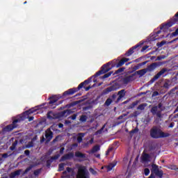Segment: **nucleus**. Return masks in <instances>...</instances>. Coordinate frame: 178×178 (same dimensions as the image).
Segmentation results:
<instances>
[{
	"mask_svg": "<svg viewBox=\"0 0 178 178\" xmlns=\"http://www.w3.org/2000/svg\"><path fill=\"white\" fill-rule=\"evenodd\" d=\"M91 81H92V78H88L83 82L81 83L77 88H70L64 92L63 94V97H66V95H73V94H75V92H77V91H80L81 88H84L85 91H89L90 90H91V86H88V84L91 83Z\"/></svg>",
	"mask_w": 178,
	"mask_h": 178,
	"instance_id": "obj_1",
	"label": "nucleus"
},
{
	"mask_svg": "<svg viewBox=\"0 0 178 178\" xmlns=\"http://www.w3.org/2000/svg\"><path fill=\"white\" fill-rule=\"evenodd\" d=\"M123 65H124V62L122 59L117 64H115L113 61L108 62L104 64L101 67V70L96 72L93 77H98L99 76H101V74H105V73H108V72H109L112 67H115H115H121V66H123Z\"/></svg>",
	"mask_w": 178,
	"mask_h": 178,
	"instance_id": "obj_2",
	"label": "nucleus"
},
{
	"mask_svg": "<svg viewBox=\"0 0 178 178\" xmlns=\"http://www.w3.org/2000/svg\"><path fill=\"white\" fill-rule=\"evenodd\" d=\"M149 134L150 137L154 139L166 138L170 136V134L163 132L158 126H153L150 129Z\"/></svg>",
	"mask_w": 178,
	"mask_h": 178,
	"instance_id": "obj_3",
	"label": "nucleus"
},
{
	"mask_svg": "<svg viewBox=\"0 0 178 178\" xmlns=\"http://www.w3.org/2000/svg\"><path fill=\"white\" fill-rule=\"evenodd\" d=\"M161 108H162V104L159 103L158 106H152L150 110L152 115L156 117V122H161L163 118V114H162V111L163 110L161 109Z\"/></svg>",
	"mask_w": 178,
	"mask_h": 178,
	"instance_id": "obj_4",
	"label": "nucleus"
},
{
	"mask_svg": "<svg viewBox=\"0 0 178 178\" xmlns=\"http://www.w3.org/2000/svg\"><path fill=\"white\" fill-rule=\"evenodd\" d=\"M163 177V170L159 169V166L156 164H152L151 175L148 178Z\"/></svg>",
	"mask_w": 178,
	"mask_h": 178,
	"instance_id": "obj_5",
	"label": "nucleus"
},
{
	"mask_svg": "<svg viewBox=\"0 0 178 178\" xmlns=\"http://www.w3.org/2000/svg\"><path fill=\"white\" fill-rule=\"evenodd\" d=\"M20 122L19 119H16L13 121V123L7 125L6 127L3 128V131H12L14 129L17 128L19 126L17 123Z\"/></svg>",
	"mask_w": 178,
	"mask_h": 178,
	"instance_id": "obj_6",
	"label": "nucleus"
},
{
	"mask_svg": "<svg viewBox=\"0 0 178 178\" xmlns=\"http://www.w3.org/2000/svg\"><path fill=\"white\" fill-rule=\"evenodd\" d=\"M143 44L141 42L138 43L136 45L131 47L124 54L125 56H131V54L136 52V51H138L141 47H143Z\"/></svg>",
	"mask_w": 178,
	"mask_h": 178,
	"instance_id": "obj_7",
	"label": "nucleus"
},
{
	"mask_svg": "<svg viewBox=\"0 0 178 178\" xmlns=\"http://www.w3.org/2000/svg\"><path fill=\"white\" fill-rule=\"evenodd\" d=\"M87 169L86 166L79 167L78 169V174L76 175V178H88Z\"/></svg>",
	"mask_w": 178,
	"mask_h": 178,
	"instance_id": "obj_8",
	"label": "nucleus"
},
{
	"mask_svg": "<svg viewBox=\"0 0 178 178\" xmlns=\"http://www.w3.org/2000/svg\"><path fill=\"white\" fill-rule=\"evenodd\" d=\"M163 65V63H162V62H155V63H152L151 65H148L147 67L146 68V70H147V72H154V70H155V69H156L157 67H159L160 66H162Z\"/></svg>",
	"mask_w": 178,
	"mask_h": 178,
	"instance_id": "obj_9",
	"label": "nucleus"
},
{
	"mask_svg": "<svg viewBox=\"0 0 178 178\" xmlns=\"http://www.w3.org/2000/svg\"><path fill=\"white\" fill-rule=\"evenodd\" d=\"M166 72H168V69H167V68H163L160 72H159L149 81L150 84H152L153 83H155V81H156V80H158V79H159V77H161V76H162V74H165V73H166Z\"/></svg>",
	"mask_w": 178,
	"mask_h": 178,
	"instance_id": "obj_10",
	"label": "nucleus"
},
{
	"mask_svg": "<svg viewBox=\"0 0 178 178\" xmlns=\"http://www.w3.org/2000/svg\"><path fill=\"white\" fill-rule=\"evenodd\" d=\"M118 90V86L113 85L110 87H108L107 88L104 89L102 93L101 96L107 95V94H109V92H112L113 91H116Z\"/></svg>",
	"mask_w": 178,
	"mask_h": 178,
	"instance_id": "obj_11",
	"label": "nucleus"
},
{
	"mask_svg": "<svg viewBox=\"0 0 178 178\" xmlns=\"http://www.w3.org/2000/svg\"><path fill=\"white\" fill-rule=\"evenodd\" d=\"M46 143H49L52 138H54V132L51 130V128H48L45 131Z\"/></svg>",
	"mask_w": 178,
	"mask_h": 178,
	"instance_id": "obj_12",
	"label": "nucleus"
},
{
	"mask_svg": "<svg viewBox=\"0 0 178 178\" xmlns=\"http://www.w3.org/2000/svg\"><path fill=\"white\" fill-rule=\"evenodd\" d=\"M74 158V153L70 152L68 154H64L60 159V162H65V161L72 159Z\"/></svg>",
	"mask_w": 178,
	"mask_h": 178,
	"instance_id": "obj_13",
	"label": "nucleus"
},
{
	"mask_svg": "<svg viewBox=\"0 0 178 178\" xmlns=\"http://www.w3.org/2000/svg\"><path fill=\"white\" fill-rule=\"evenodd\" d=\"M60 156V154H56L55 156H51L50 159L46 161V166L47 168H51V165L52 164V162H54V161H56V159H59Z\"/></svg>",
	"mask_w": 178,
	"mask_h": 178,
	"instance_id": "obj_14",
	"label": "nucleus"
},
{
	"mask_svg": "<svg viewBox=\"0 0 178 178\" xmlns=\"http://www.w3.org/2000/svg\"><path fill=\"white\" fill-rule=\"evenodd\" d=\"M49 102L47 103L49 106H52V105H56V102L59 100V97L56 95H52L49 97Z\"/></svg>",
	"mask_w": 178,
	"mask_h": 178,
	"instance_id": "obj_15",
	"label": "nucleus"
},
{
	"mask_svg": "<svg viewBox=\"0 0 178 178\" xmlns=\"http://www.w3.org/2000/svg\"><path fill=\"white\" fill-rule=\"evenodd\" d=\"M72 110H64L58 114V118H67L69 115L72 114Z\"/></svg>",
	"mask_w": 178,
	"mask_h": 178,
	"instance_id": "obj_16",
	"label": "nucleus"
},
{
	"mask_svg": "<svg viewBox=\"0 0 178 178\" xmlns=\"http://www.w3.org/2000/svg\"><path fill=\"white\" fill-rule=\"evenodd\" d=\"M72 172V175L74 173L73 168L70 167H67L65 171L63 172V175H61V178H70V175H67V173H70Z\"/></svg>",
	"mask_w": 178,
	"mask_h": 178,
	"instance_id": "obj_17",
	"label": "nucleus"
},
{
	"mask_svg": "<svg viewBox=\"0 0 178 178\" xmlns=\"http://www.w3.org/2000/svg\"><path fill=\"white\" fill-rule=\"evenodd\" d=\"M178 22V12L175 15L173 18L171 19V21L166 24L167 27H172L173 24H176Z\"/></svg>",
	"mask_w": 178,
	"mask_h": 178,
	"instance_id": "obj_18",
	"label": "nucleus"
},
{
	"mask_svg": "<svg viewBox=\"0 0 178 178\" xmlns=\"http://www.w3.org/2000/svg\"><path fill=\"white\" fill-rule=\"evenodd\" d=\"M35 112H37V110L35 108H31L28 111H26L22 114V117H21V119L22 120H24V119H26V118H27V116H29V115H31V113H35Z\"/></svg>",
	"mask_w": 178,
	"mask_h": 178,
	"instance_id": "obj_19",
	"label": "nucleus"
},
{
	"mask_svg": "<svg viewBox=\"0 0 178 178\" xmlns=\"http://www.w3.org/2000/svg\"><path fill=\"white\" fill-rule=\"evenodd\" d=\"M148 71L147 70V68L143 69V70H140L138 71L135 72L133 74V76H137V74H138L140 76V77H143V76H144Z\"/></svg>",
	"mask_w": 178,
	"mask_h": 178,
	"instance_id": "obj_20",
	"label": "nucleus"
},
{
	"mask_svg": "<svg viewBox=\"0 0 178 178\" xmlns=\"http://www.w3.org/2000/svg\"><path fill=\"white\" fill-rule=\"evenodd\" d=\"M118 95L119 96L117 99V102H119V101H120L122 98H124V97L126 96V90L124 89H122L118 92Z\"/></svg>",
	"mask_w": 178,
	"mask_h": 178,
	"instance_id": "obj_21",
	"label": "nucleus"
},
{
	"mask_svg": "<svg viewBox=\"0 0 178 178\" xmlns=\"http://www.w3.org/2000/svg\"><path fill=\"white\" fill-rule=\"evenodd\" d=\"M75 156L76 158H81V159H83V161H86V159L87 158V154L81 153V152H76Z\"/></svg>",
	"mask_w": 178,
	"mask_h": 178,
	"instance_id": "obj_22",
	"label": "nucleus"
},
{
	"mask_svg": "<svg viewBox=\"0 0 178 178\" xmlns=\"http://www.w3.org/2000/svg\"><path fill=\"white\" fill-rule=\"evenodd\" d=\"M150 158H151V156H149V154L143 153L142 156V161H143V162H148Z\"/></svg>",
	"mask_w": 178,
	"mask_h": 178,
	"instance_id": "obj_23",
	"label": "nucleus"
},
{
	"mask_svg": "<svg viewBox=\"0 0 178 178\" xmlns=\"http://www.w3.org/2000/svg\"><path fill=\"white\" fill-rule=\"evenodd\" d=\"M134 77V75H133V74L131 75L126 76L125 78H124V83L125 84H127L128 83H130V81H131L133 80Z\"/></svg>",
	"mask_w": 178,
	"mask_h": 178,
	"instance_id": "obj_24",
	"label": "nucleus"
},
{
	"mask_svg": "<svg viewBox=\"0 0 178 178\" xmlns=\"http://www.w3.org/2000/svg\"><path fill=\"white\" fill-rule=\"evenodd\" d=\"M56 116H55V113L52 111H49L47 113V119H50V120H52V119H56Z\"/></svg>",
	"mask_w": 178,
	"mask_h": 178,
	"instance_id": "obj_25",
	"label": "nucleus"
},
{
	"mask_svg": "<svg viewBox=\"0 0 178 178\" xmlns=\"http://www.w3.org/2000/svg\"><path fill=\"white\" fill-rule=\"evenodd\" d=\"M101 149V147L99 145H97L94 146L92 149H91V153L92 154H95V152H98Z\"/></svg>",
	"mask_w": 178,
	"mask_h": 178,
	"instance_id": "obj_26",
	"label": "nucleus"
},
{
	"mask_svg": "<svg viewBox=\"0 0 178 178\" xmlns=\"http://www.w3.org/2000/svg\"><path fill=\"white\" fill-rule=\"evenodd\" d=\"M146 106H147V103H143V104H140L137 107V109H138V111H145Z\"/></svg>",
	"mask_w": 178,
	"mask_h": 178,
	"instance_id": "obj_27",
	"label": "nucleus"
},
{
	"mask_svg": "<svg viewBox=\"0 0 178 178\" xmlns=\"http://www.w3.org/2000/svg\"><path fill=\"white\" fill-rule=\"evenodd\" d=\"M65 163H61L58 165V172H62L63 170H65Z\"/></svg>",
	"mask_w": 178,
	"mask_h": 178,
	"instance_id": "obj_28",
	"label": "nucleus"
},
{
	"mask_svg": "<svg viewBox=\"0 0 178 178\" xmlns=\"http://www.w3.org/2000/svg\"><path fill=\"white\" fill-rule=\"evenodd\" d=\"M137 105H138V101H136V102H133L132 104H131L129 106L128 109H133L135 106H137Z\"/></svg>",
	"mask_w": 178,
	"mask_h": 178,
	"instance_id": "obj_29",
	"label": "nucleus"
},
{
	"mask_svg": "<svg viewBox=\"0 0 178 178\" xmlns=\"http://www.w3.org/2000/svg\"><path fill=\"white\" fill-rule=\"evenodd\" d=\"M87 119H88L87 115H81L79 120L81 122H83V123H84V122H87Z\"/></svg>",
	"mask_w": 178,
	"mask_h": 178,
	"instance_id": "obj_30",
	"label": "nucleus"
},
{
	"mask_svg": "<svg viewBox=\"0 0 178 178\" xmlns=\"http://www.w3.org/2000/svg\"><path fill=\"white\" fill-rule=\"evenodd\" d=\"M79 136H79L76 140L78 143H81V141H83V137H84L85 134L83 133H80Z\"/></svg>",
	"mask_w": 178,
	"mask_h": 178,
	"instance_id": "obj_31",
	"label": "nucleus"
},
{
	"mask_svg": "<svg viewBox=\"0 0 178 178\" xmlns=\"http://www.w3.org/2000/svg\"><path fill=\"white\" fill-rule=\"evenodd\" d=\"M165 44H166V41L163 40V41H161V42H157V43H156V46H157L159 48H161V47H163V45H165Z\"/></svg>",
	"mask_w": 178,
	"mask_h": 178,
	"instance_id": "obj_32",
	"label": "nucleus"
},
{
	"mask_svg": "<svg viewBox=\"0 0 178 178\" xmlns=\"http://www.w3.org/2000/svg\"><path fill=\"white\" fill-rule=\"evenodd\" d=\"M112 102H113V100H112V99H111V98H108L106 100V102H105V105H106V106H109V105H111V104H112Z\"/></svg>",
	"mask_w": 178,
	"mask_h": 178,
	"instance_id": "obj_33",
	"label": "nucleus"
},
{
	"mask_svg": "<svg viewBox=\"0 0 178 178\" xmlns=\"http://www.w3.org/2000/svg\"><path fill=\"white\" fill-rule=\"evenodd\" d=\"M106 124H104L103 127L97 131V134H102V131H104V129H105Z\"/></svg>",
	"mask_w": 178,
	"mask_h": 178,
	"instance_id": "obj_34",
	"label": "nucleus"
},
{
	"mask_svg": "<svg viewBox=\"0 0 178 178\" xmlns=\"http://www.w3.org/2000/svg\"><path fill=\"white\" fill-rule=\"evenodd\" d=\"M124 72V67H120L115 71V74H119V73H123Z\"/></svg>",
	"mask_w": 178,
	"mask_h": 178,
	"instance_id": "obj_35",
	"label": "nucleus"
},
{
	"mask_svg": "<svg viewBox=\"0 0 178 178\" xmlns=\"http://www.w3.org/2000/svg\"><path fill=\"white\" fill-rule=\"evenodd\" d=\"M112 74V72H108L105 74L103 76H102V79H108V77H110Z\"/></svg>",
	"mask_w": 178,
	"mask_h": 178,
	"instance_id": "obj_36",
	"label": "nucleus"
},
{
	"mask_svg": "<svg viewBox=\"0 0 178 178\" xmlns=\"http://www.w3.org/2000/svg\"><path fill=\"white\" fill-rule=\"evenodd\" d=\"M116 166V163H110L108 166V170H112Z\"/></svg>",
	"mask_w": 178,
	"mask_h": 178,
	"instance_id": "obj_37",
	"label": "nucleus"
},
{
	"mask_svg": "<svg viewBox=\"0 0 178 178\" xmlns=\"http://www.w3.org/2000/svg\"><path fill=\"white\" fill-rule=\"evenodd\" d=\"M177 35H178V29H177L175 32L171 33L170 38H172V37H176Z\"/></svg>",
	"mask_w": 178,
	"mask_h": 178,
	"instance_id": "obj_38",
	"label": "nucleus"
},
{
	"mask_svg": "<svg viewBox=\"0 0 178 178\" xmlns=\"http://www.w3.org/2000/svg\"><path fill=\"white\" fill-rule=\"evenodd\" d=\"M34 147V143H33V141L29 142L27 145H26V148H31Z\"/></svg>",
	"mask_w": 178,
	"mask_h": 178,
	"instance_id": "obj_39",
	"label": "nucleus"
},
{
	"mask_svg": "<svg viewBox=\"0 0 178 178\" xmlns=\"http://www.w3.org/2000/svg\"><path fill=\"white\" fill-rule=\"evenodd\" d=\"M31 169H33V166H29L25 170L24 174L26 175L27 173H29V172H30V170H31Z\"/></svg>",
	"mask_w": 178,
	"mask_h": 178,
	"instance_id": "obj_40",
	"label": "nucleus"
},
{
	"mask_svg": "<svg viewBox=\"0 0 178 178\" xmlns=\"http://www.w3.org/2000/svg\"><path fill=\"white\" fill-rule=\"evenodd\" d=\"M89 172H90V173H92V175H97V171L95 170H94V168H90L89 169Z\"/></svg>",
	"mask_w": 178,
	"mask_h": 178,
	"instance_id": "obj_41",
	"label": "nucleus"
},
{
	"mask_svg": "<svg viewBox=\"0 0 178 178\" xmlns=\"http://www.w3.org/2000/svg\"><path fill=\"white\" fill-rule=\"evenodd\" d=\"M144 173L145 176H148L149 175V168H145Z\"/></svg>",
	"mask_w": 178,
	"mask_h": 178,
	"instance_id": "obj_42",
	"label": "nucleus"
},
{
	"mask_svg": "<svg viewBox=\"0 0 178 178\" xmlns=\"http://www.w3.org/2000/svg\"><path fill=\"white\" fill-rule=\"evenodd\" d=\"M76 118H77V114H74L70 117H69V119H72V120H76Z\"/></svg>",
	"mask_w": 178,
	"mask_h": 178,
	"instance_id": "obj_43",
	"label": "nucleus"
},
{
	"mask_svg": "<svg viewBox=\"0 0 178 178\" xmlns=\"http://www.w3.org/2000/svg\"><path fill=\"white\" fill-rule=\"evenodd\" d=\"M59 141V136H57L53 140L52 143L53 144H55V143H58Z\"/></svg>",
	"mask_w": 178,
	"mask_h": 178,
	"instance_id": "obj_44",
	"label": "nucleus"
},
{
	"mask_svg": "<svg viewBox=\"0 0 178 178\" xmlns=\"http://www.w3.org/2000/svg\"><path fill=\"white\" fill-rule=\"evenodd\" d=\"M136 133H138V128H135L131 131V134H134Z\"/></svg>",
	"mask_w": 178,
	"mask_h": 178,
	"instance_id": "obj_45",
	"label": "nucleus"
},
{
	"mask_svg": "<svg viewBox=\"0 0 178 178\" xmlns=\"http://www.w3.org/2000/svg\"><path fill=\"white\" fill-rule=\"evenodd\" d=\"M41 170H36L33 172V175H35V176H38L40 173Z\"/></svg>",
	"mask_w": 178,
	"mask_h": 178,
	"instance_id": "obj_46",
	"label": "nucleus"
},
{
	"mask_svg": "<svg viewBox=\"0 0 178 178\" xmlns=\"http://www.w3.org/2000/svg\"><path fill=\"white\" fill-rule=\"evenodd\" d=\"M158 95H159V92H158V91H154L152 95V97H158Z\"/></svg>",
	"mask_w": 178,
	"mask_h": 178,
	"instance_id": "obj_47",
	"label": "nucleus"
},
{
	"mask_svg": "<svg viewBox=\"0 0 178 178\" xmlns=\"http://www.w3.org/2000/svg\"><path fill=\"white\" fill-rule=\"evenodd\" d=\"M147 49H148V46L145 45L141 49L140 52H144L145 51H147Z\"/></svg>",
	"mask_w": 178,
	"mask_h": 178,
	"instance_id": "obj_48",
	"label": "nucleus"
},
{
	"mask_svg": "<svg viewBox=\"0 0 178 178\" xmlns=\"http://www.w3.org/2000/svg\"><path fill=\"white\" fill-rule=\"evenodd\" d=\"M122 60V62H124V63H126V62H129V60H130V58H123L122 59H121Z\"/></svg>",
	"mask_w": 178,
	"mask_h": 178,
	"instance_id": "obj_49",
	"label": "nucleus"
},
{
	"mask_svg": "<svg viewBox=\"0 0 178 178\" xmlns=\"http://www.w3.org/2000/svg\"><path fill=\"white\" fill-rule=\"evenodd\" d=\"M24 154H25V155H26V156H30V150H29V149L25 150Z\"/></svg>",
	"mask_w": 178,
	"mask_h": 178,
	"instance_id": "obj_50",
	"label": "nucleus"
},
{
	"mask_svg": "<svg viewBox=\"0 0 178 178\" xmlns=\"http://www.w3.org/2000/svg\"><path fill=\"white\" fill-rule=\"evenodd\" d=\"M15 175L19 176L20 175V170H16L14 172Z\"/></svg>",
	"mask_w": 178,
	"mask_h": 178,
	"instance_id": "obj_51",
	"label": "nucleus"
},
{
	"mask_svg": "<svg viewBox=\"0 0 178 178\" xmlns=\"http://www.w3.org/2000/svg\"><path fill=\"white\" fill-rule=\"evenodd\" d=\"M88 109H91V106H88L83 108V111H88Z\"/></svg>",
	"mask_w": 178,
	"mask_h": 178,
	"instance_id": "obj_52",
	"label": "nucleus"
},
{
	"mask_svg": "<svg viewBox=\"0 0 178 178\" xmlns=\"http://www.w3.org/2000/svg\"><path fill=\"white\" fill-rule=\"evenodd\" d=\"M163 87H164V88H169V83L168 82H165L163 84Z\"/></svg>",
	"mask_w": 178,
	"mask_h": 178,
	"instance_id": "obj_53",
	"label": "nucleus"
},
{
	"mask_svg": "<svg viewBox=\"0 0 178 178\" xmlns=\"http://www.w3.org/2000/svg\"><path fill=\"white\" fill-rule=\"evenodd\" d=\"M64 151H65V147H61L60 149V155L63 154Z\"/></svg>",
	"mask_w": 178,
	"mask_h": 178,
	"instance_id": "obj_54",
	"label": "nucleus"
},
{
	"mask_svg": "<svg viewBox=\"0 0 178 178\" xmlns=\"http://www.w3.org/2000/svg\"><path fill=\"white\" fill-rule=\"evenodd\" d=\"M8 156H9L8 153H5V154H2V158L6 159V158H8Z\"/></svg>",
	"mask_w": 178,
	"mask_h": 178,
	"instance_id": "obj_55",
	"label": "nucleus"
},
{
	"mask_svg": "<svg viewBox=\"0 0 178 178\" xmlns=\"http://www.w3.org/2000/svg\"><path fill=\"white\" fill-rule=\"evenodd\" d=\"M138 115H140V113H138V111H135V112L134 113V118H137V116H138Z\"/></svg>",
	"mask_w": 178,
	"mask_h": 178,
	"instance_id": "obj_56",
	"label": "nucleus"
},
{
	"mask_svg": "<svg viewBox=\"0 0 178 178\" xmlns=\"http://www.w3.org/2000/svg\"><path fill=\"white\" fill-rule=\"evenodd\" d=\"M29 119V122H32V120H34V117L31 116V117H28Z\"/></svg>",
	"mask_w": 178,
	"mask_h": 178,
	"instance_id": "obj_57",
	"label": "nucleus"
},
{
	"mask_svg": "<svg viewBox=\"0 0 178 178\" xmlns=\"http://www.w3.org/2000/svg\"><path fill=\"white\" fill-rule=\"evenodd\" d=\"M44 141H45V138L44 136H42L40 138V143H44Z\"/></svg>",
	"mask_w": 178,
	"mask_h": 178,
	"instance_id": "obj_58",
	"label": "nucleus"
},
{
	"mask_svg": "<svg viewBox=\"0 0 178 178\" xmlns=\"http://www.w3.org/2000/svg\"><path fill=\"white\" fill-rule=\"evenodd\" d=\"M170 128L175 127V122H171L169 125Z\"/></svg>",
	"mask_w": 178,
	"mask_h": 178,
	"instance_id": "obj_59",
	"label": "nucleus"
},
{
	"mask_svg": "<svg viewBox=\"0 0 178 178\" xmlns=\"http://www.w3.org/2000/svg\"><path fill=\"white\" fill-rule=\"evenodd\" d=\"M177 40H178V38H175V39L171 40V41L170 42V44H173V42H175V41H177Z\"/></svg>",
	"mask_w": 178,
	"mask_h": 178,
	"instance_id": "obj_60",
	"label": "nucleus"
},
{
	"mask_svg": "<svg viewBox=\"0 0 178 178\" xmlns=\"http://www.w3.org/2000/svg\"><path fill=\"white\" fill-rule=\"evenodd\" d=\"M148 63V61H144L142 63H140V66H144V65H147Z\"/></svg>",
	"mask_w": 178,
	"mask_h": 178,
	"instance_id": "obj_61",
	"label": "nucleus"
},
{
	"mask_svg": "<svg viewBox=\"0 0 178 178\" xmlns=\"http://www.w3.org/2000/svg\"><path fill=\"white\" fill-rule=\"evenodd\" d=\"M161 59H163V57L158 56L156 60H161Z\"/></svg>",
	"mask_w": 178,
	"mask_h": 178,
	"instance_id": "obj_62",
	"label": "nucleus"
},
{
	"mask_svg": "<svg viewBox=\"0 0 178 178\" xmlns=\"http://www.w3.org/2000/svg\"><path fill=\"white\" fill-rule=\"evenodd\" d=\"M116 94H113L112 96H111V98H113V99H116Z\"/></svg>",
	"mask_w": 178,
	"mask_h": 178,
	"instance_id": "obj_63",
	"label": "nucleus"
},
{
	"mask_svg": "<svg viewBox=\"0 0 178 178\" xmlns=\"http://www.w3.org/2000/svg\"><path fill=\"white\" fill-rule=\"evenodd\" d=\"M58 127H59V129H62V127H63V124L59 123L58 124Z\"/></svg>",
	"mask_w": 178,
	"mask_h": 178,
	"instance_id": "obj_64",
	"label": "nucleus"
}]
</instances>
